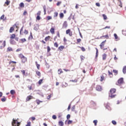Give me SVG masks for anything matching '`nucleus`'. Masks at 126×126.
I'll return each mask as SVG.
<instances>
[{
  "label": "nucleus",
  "mask_w": 126,
  "mask_h": 126,
  "mask_svg": "<svg viewBox=\"0 0 126 126\" xmlns=\"http://www.w3.org/2000/svg\"><path fill=\"white\" fill-rule=\"evenodd\" d=\"M54 46L56 48H58L59 47V44H58V42H55L54 44Z\"/></svg>",
  "instance_id": "42"
},
{
  "label": "nucleus",
  "mask_w": 126,
  "mask_h": 126,
  "mask_svg": "<svg viewBox=\"0 0 126 126\" xmlns=\"http://www.w3.org/2000/svg\"><path fill=\"white\" fill-rule=\"evenodd\" d=\"M106 42V40L104 41H102L100 44V49H103V47H104V46H105V43Z\"/></svg>",
  "instance_id": "14"
},
{
  "label": "nucleus",
  "mask_w": 126,
  "mask_h": 126,
  "mask_svg": "<svg viewBox=\"0 0 126 126\" xmlns=\"http://www.w3.org/2000/svg\"><path fill=\"white\" fill-rule=\"evenodd\" d=\"M54 14V17H58V15H59L58 12H55Z\"/></svg>",
  "instance_id": "37"
},
{
  "label": "nucleus",
  "mask_w": 126,
  "mask_h": 126,
  "mask_svg": "<svg viewBox=\"0 0 126 126\" xmlns=\"http://www.w3.org/2000/svg\"><path fill=\"white\" fill-rule=\"evenodd\" d=\"M105 106L106 109H108V110H111V107L110 106V103H105Z\"/></svg>",
  "instance_id": "16"
},
{
  "label": "nucleus",
  "mask_w": 126,
  "mask_h": 126,
  "mask_svg": "<svg viewBox=\"0 0 126 126\" xmlns=\"http://www.w3.org/2000/svg\"><path fill=\"white\" fill-rule=\"evenodd\" d=\"M114 36L115 38L116 39H118V35H117V33H114Z\"/></svg>",
  "instance_id": "54"
},
{
  "label": "nucleus",
  "mask_w": 126,
  "mask_h": 126,
  "mask_svg": "<svg viewBox=\"0 0 126 126\" xmlns=\"http://www.w3.org/2000/svg\"><path fill=\"white\" fill-rule=\"evenodd\" d=\"M13 50L12 49V48L9 47L7 49V52H12Z\"/></svg>",
  "instance_id": "25"
},
{
  "label": "nucleus",
  "mask_w": 126,
  "mask_h": 126,
  "mask_svg": "<svg viewBox=\"0 0 126 126\" xmlns=\"http://www.w3.org/2000/svg\"><path fill=\"white\" fill-rule=\"evenodd\" d=\"M66 122H67V125H70V124H72L73 121L72 120L66 121L65 122V125H66Z\"/></svg>",
  "instance_id": "20"
},
{
  "label": "nucleus",
  "mask_w": 126,
  "mask_h": 126,
  "mask_svg": "<svg viewBox=\"0 0 126 126\" xmlns=\"http://www.w3.org/2000/svg\"><path fill=\"white\" fill-rule=\"evenodd\" d=\"M21 72L24 76H27V75H28V73L26 72L25 70H22Z\"/></svg>",
  "instance_id": "11"
},
{
  "label": "nucleus",
  "mask_w": 126,
  "mask_h": 126,
  "mask_svg": "<svg viewBox=\"0 0 126 126\" xmlns=\"http://www.w3.org/2000/svg\"><path fill=\"white\" fill-rule=\"evenodd\" d=\"M116 89L112 88L110 89V93H109V97H111V98H115V96H116V95L114 94L116 93Z\"/></svg>",
  "instance_id": "2"
},
{
  "label": "nucleus",
  "mask_w": 126,
  "mask_h": 126,
  "mask_svg": "<svg viewBox=\"0 0 126 126\" xmlns=\"http://www.w3.org/2000/svg\"><path fill=\"white\" fill-rule=\"evenodd\" d=\"M52 97V94H50L48 96H47V100H49V99H51Z\"/></svg>",
  "instance_id": "50"
},
{
  "label": "nucleus",
  "mask_w": 126,
  "mask_h": 126,
  "mask_svg": "<svg viewBox=\"0 0 126 126\" xmlns=\"http://www.w3.org/2000/svg\"><path fill=\"white\" fill-rule=\"evenodd\" d=\"M12 126H20V122H18V121H17V120L13 119V121L12 122Z\"/></svg>",
  "instance_id": "3"
},
{
  "label": "nucleus",
  "mask_w": 126,
  "mask_h": 126,
  "mask_svg": "<svg viewBox=\"0 0 126 126\" xmlns=\"http://www.w3.org/2000/svg\"><path fill=\"white\" fill-rule=\"evenodd\" d=\"M18 27L16 24H15L12 27H11L9 29V33H12L13 31H14L15 28H18Z\"/></svg>",
  "instance_id": "4"
},
{
  "label": "nucleus",
  "mask_w": 126,
  "mask_h": 126,
  "mask_svg": "<svg viewBox=\"0 0 126 126\" xmlns=\"http://www.w3.org/2000/svg\"><path fill=\"white\" fill-rule=\"evenodd\" d=\"M21 43H24L25 42H26V39L25 38H22L20 39Z\"/></svg>",
  "instance_id": "36"
},
{
  "label": "nucleus",
  "mask_w": 126,
  "mask_h": 126,
  "mask_svg": "<svg viewBox=\"0 0 126 126\" xmlns=\"http://www.w3.org/2000/svg\"><path fill=\"white\" fill-rule=\"evenodd\" d=\"M94 124V126H97V123H98V121L97 120H94L93 121Z\"/></svg>",
  "instance_id": "46"
},
{
  "label": "nucleus",
  "mask_w": 126,
  "mask_h": 126,
  "mask_svg": "<svg viewBox=\"0 0 126 126\" xmlns=\"http://www.w3.org/2000/svg\"><path fill=\"white\" fill-rule=\"evenodd\" d=\"M10 43L11 45H15L16 44V42L14 39H10Z\"/></svg>",
  "instance_id": "17"
},
{
  "label": "nucleus",
  "mask_w": 126,
  "mask_h": 126,
  "mask_svg": "<svg viewBox=\"0 0 126 126\" xmlns=\"http://www.w3.org/2000/svg\"><path fill=\"white\" fill-rule=\"evenodd\" d=\"M40 19H41V17H40V16H37L36 20H40Z\"/></svg>",
  "instance_id": "61"
},
{
  "label": "nucleus",
  "mask_w": 126,
  "mask_h": 126,
  "mask_svg": "<svg viewBox=\"0 0 126 126\" xmlns=\"http://www.w3.org/2000/svg\"><path fill=\"white\" fill-rule=\"evenodd\" d=\"M109 75H113V72L110 71V70L108 71Z\"/></svg>",
  "instance_id": "56"
},
{
  "label": "nucleus",
  "mask_w": 126,
  "mask_h": 126,
  "mask_svg": "<svg viewBox=\"0 0 126 126\" xmlns=\"http://www.w3.org/2000/svg\"><path fill=\"white\" fill-rule=\"evenodd\" d=\"M43 8L44 9V12L46 13V5L43 6Z\"/></svg>",
  "instance_id": "63"
},
{
  "label": "nucleus",
  "mask_w": 126,
  "mask_h": 126,
  "mask_svg": "<svg viewBox=\"0 0 126 126\" xmlns=\"http://www.w3.org/2000/svg\"><path fill=\"white\" fill-rule=\"evenodd\" d=\"M43 79H40V80H39V81H38V84H39V85H41V84L43 83Z\"/></svg>",
  "instance_id": "40"
},
{
  "label": "nucleus",
  "mask_w": 126,
  "mask_h": 126,
  "mask_svg": "<svg viewBox=\"0 0 126 126\" xmlns=\"http://www.w3.org/2000/svg\"><path fill=\"white\" fill-rule=\"evenodd\" d=\"M47 53H50V51H51V47L50 46H47Z\"/></svg>",
  "instance_id": "45"
},
{
  "label": "nucleus",
  "mask_w": 126,
  "mask_h": 126,
  "mask_svg": "<svg viewBox=\"0 0 126 126\" xmlns=\"http://www.w3.org/2000/svg\"><path fill=\"white\" fill-rule=\"evenodd\" d=\"M24 33L25 35H27L28 34V31L25 30Z\"/></svg>",
  "instance_id": "53"
},
{
  "label": "nucleus",
  "mask_w": 126,
  "mask_h": 126,
  "mask_svg": "<svg viewBox=\"0 0 126 126\" xmlns=\"http://www.w3.org/2000/svg\"><path fill=\"white\" fill-rule=\"evenodd\" d=\"M19 6L20 7H21V8H23V7L25 6V5L24 4L23 2H21L19 4Z\"/></svg>",
  "instance_id": "23"
},
{
  "label": "nucleus",
  "mask_w": 126,
  "mask_h": 126,
  "mask_svg": "<svg viewBox=\"0 0 126 126\" xmlns=\"http://www.w3.org/2000/svg\"><path fill=\"white\" fill-rule=\"evenodd\" d=\"M10 39H15V40H16V41H18V40H19V38L16 37V35L14 33L11 34Z\"/></svg>",
  "instance_id": "6"
},
{
  "label": "nucleus",
  "mask_w": 126,
  "mask_h": 126,
  "mask_svg": "<svg viewBox=\"0 0 126 126\" xmlns=\"http://www.w3.org/2000/svg\"><path fill=\"white\" fill-rule=\"evenodd\" d=\"M122 33L125 35L126 36V30L122 31Z\"/></svg>",
  "instance_id": "44"
},
{
  "label": "nucleus",
  "mask_w": 126,
  "mask_h": 126,
  "mask_svg": "<svg viewBox=\"0 0 126 126\" xmlns=\"http://www.w3.org/2000/svg\"><path fill=\"white\" fill-rule=\"evenodd\" d=\"M66 119H67V120H69V119H70V114L67 115Z\"/></svg>",
  "instance_id": "51"
},
{
  "label": "nucleus",
  "mask_w": 126,
  "mask_h": 126,
  "mask_svg": "<svg viewBox=\"0 0 126 126\" xmlns=\"http://www.w3.org/2000/svg\"><path fill=\"white\" fill-rule=\"evenodd\" d=\"M123 82H124V78H121L118 81V83H119V84H122L123 83Z\"/></svg>",
  "instance_id": "15"
},
{
  "label": "nucleus",
  "mask_w": 126,
  "mask_h": 126,
  "mask_svg": "<svg viewBox=\"0 0 126 126\" xmlns=\"http://www.w3.org/2000/svg\"><path fill=\"white\" fill-rule=\"evenodd\" d=\"M1 101L2 102H5L6 101V98H5V96H3L2 98H1Z\"/></svg>",
  "instance_id": "30"
},
{
  "label": "nucleus",
  "mask_w": 126,
  "mask_h": 126,
  "mask_svg": "<svg viewBox=\"0 0 126 126\" xmlns=\"http://www.w3.org/2000/svg\"><path fill=\"white\" fill-rule=\"evenodd\" d=\"M6 41L5 40L2 41V40H0V49H2V48H4L5 47V44Z\"/></svg>",
  "instance_id": "5"
},
{
  "label": "nucleus",
  "mask_w": 126,
  "mask_h": 126,
  "mask_svg": "<svg viewBox=\"0 0 126 126\" xmlns=\"http://www.w3.org/2000/svg\"><path fill=\"white\" fill-rule=\"evenodd\" d=\"M31 99H33V96L29 95L27 97L26 101L28 102L29 101H30V100H31Z\"/></svg>",
  "instance_id": "10"
},
{
  "label": "nucleus",
  "mask_w": 126,
  "mask_h": 126,
  "mask_svg": "<svg viewBox=\"0 0 126 126\" xmlns=\"http://www.w3.org/2000/svg\"><path fill=\"white\" fill-rule=\"evenodd\" d=\"M36 103L37 104V105H40V103H42V101L39 100V99H37L36 100Z\"/></svg>",
  "instance_id": "39"
},
{
  "label": "nucleus",
  "mask_w": 126,
  "mask_h": 126,
  "mask_svg": "<svg viewBox=\"0 0 126 126\" xmlns=\"http://www.w3.org/2000/svg\"><path fill=\"white\" fill-rule=\"evenodd\" d=\"M95 50H96L95 58H96V59H97L98 58V49H97V48H95Z\"/></svg>",
  "instance_id": "34"
},
{
  "label": "nucleus",
  "mask_w": 126,
  "mask_h": 126,
  "mask_svg": "<svg viewBox=\"0 0 126 126\" xmlns=\"http://www.w3.org/2000/svg\"><path fill=\"white\" fill-rule=\"evenodd\" d=\"M95 89H96V90H97V91H101L102 87H101L100 86L97 85V86H96Z\"/></svg>",
  "instance_id": "13"
},
{
  "label": "nucleus",
  "mask_w": 126,
  "mask_h": 126,
  "mask_svg": "<svg viewBox=\"0 0 126 126\" xmlns=\"http://www.w3.org/2000/svg\"><path fill=\"white\" fill-rule=\"evenodd\" d=\"M112 123L114 126H116V125H117V122L115 120H113L112 121Z\"/></svg>",
  "instance_id": "49"
},
{
  "label": "nucleus",
  "mask_w": 126,
  "mask_h": 126,
  "mask_svg": "<svg viewBox=\"0 0 126 126\" xmlns=\"http://www.w3.org/2000/svg\"><path fill=\"white\" fill-rule=\"evenodd\" d=\"M58 124L59 126H63V121H59Z\"/></svg>",
  "instance_id": "28"
},
{
  "label": "nucleus",
  "mask_w": 126,
  "mask_h": 126,
  "mask_svg": "<svg viewBox=\"0 0 126 126\" xmlns=\"http://www.w3.org/2000/svg\"><path fill=\"white\" fill-rule=\"evenodd\" d=\"M36 14H37V16H40L41 15V11H38V12Z\"/></svg>",
  "instance_id": "52"
},
{
  "label": "nucleus",
  "mask_w": 126,
  "mask_h": 126,
  "mask_svg": "<svg viewBox=\"0 0 126 126\" xmlns=\"http://www.w3.org/2000/svg\"><path fill=\"white\" fill-rule=\"evenodd\" d=\"M50 39H51V36H48L45 37L44 40L46 42H48V41L50 40Z\"/></svg>",
  "instance_id": "21"
},
{
  "label": "nucleus",
  "mask_w": 126,
  "mask_h": 126,
  "mask_svg": "<svg viewBox=\"0 0 126 126\" xmlns=\"http://www.w3.org/2000/svg\"><path fill=\"white\" fill-rule=\"evenodd\" d=\"M106 58H107V54H103V55H102L103 61H105Z\"/></svg>",
  "instance_id": "22"
},
{
  "label": "nucleus",
  "mask_w": 126,
  "mask_h": 126,
  "mask_svg": "<svg viewBox=\"0 0 126 126\" xmlns=\"http://www.w3.org/2000/svg\"><path fill=\"white\" fill-rule=\"evenodd\" d=\"M16 63H17L16 62L11 61L9 62V64L10 66L14 67L16 65Z\"/></svg>",
  "instance_id": "8"
},
{
  "label": "nucleus",
  "mask_w": 126,
  "mask_h": 126,
  "mask_svg": "<svg viewBox=\"0 0 126 126\" xmlns=\"http://www.w3.org/2000/svg\"><path fill=\"white\" fill-rule=\"evenodd\" d=\"M31 39H33V35H32V32H30V36L29 37V40H30Z\"/></svg>",
  "instance_id": "32"
},
{
  "label": "nucleus",
  "mask_w": 126,
  "mask_h": 126,
  "mask_svg": "<svg viewBox=\"0 0 126 126\" xmlns=\"http://www.w3.org/2000/svg\"><path fill=\"white\" fill-rule=\"evenodd\" d=\"M75 110V105H73L72 108V111H74Z\"/></svg>",
  "instance_id": "64"
},
{
  "label": "nucleus",
  "mask_w": 126,
  "mask_h": 126,
  "mask_svg": "<svg viewBox=\"0 0 126 126\" xmlns=\"http://www.w3.org/2000/svg\"><path fill=\"white\" fill-rule=\"evenodd\" d=\"M102 16L103 17V19L104 20H107V15H106L105 14H102Z\"/></svg>",
  "instance_id": "38"
},
{
  "label": "nucleus",
  "mask_w": 126,
  "mask_h": 126,
  "mask_svg": "<svg viewBox=\"0 0 126 126\" xmlns=\"http://www.w3.org/2000/svg\"><path fill=\"white\" fill-rule=\"evenodd\" d=\"M50 31L51 34H55V29L54 28H51Z\"/></svg>",
  "instance_id": "19"
},
{
  "label": "nucleus",
  "mask_w": 126,
  "mask_h": 126,
  "mask_svg": "<svg viewBox=\"0 0 126 126\" xmlns=\"http://www.w3.org/2000/svg\"><path fill=\"white\" fill-rule=\"evenodd\" d=\"M52 119H53V120H56L57 119V116L56 115H53L52 116Z\"/></svg>",
  "instance_id": "60"
},
{
  "label": "nucleus",
  "mask_w": 126,
  "mask_h": 126,
  "mask_svg": "<svg viewBox=\"0 0 126 126\" xmlns=\"http://www.w3.org/2000/svg\"><path fill=\"white\" fill-rule=\"evenodd\" d=\"M10 2L9 1H8V0H6V1L5 2V4H6L7 5H8L9 4V3Z\"/></svg>",
  "instance_id": "57"
},
{
  "label": "nucleus",
  "mask_w": 126,
  "mask_h": 126,
  "mask_svg": "<svg viewBox=\"0 0 126 126\" xmlns=\"http://www.w3.org/2000/svg\"><path fill=\"white\" fill-rule=\"evenodd\" d=\"M118 5H119V6H120V7H123V3L122 2V1L118 2Z\"/></svg>",
  "instance_id": "29"
},
{
  "label": "nucleus",
  "mask_w": 126,
  "mask_h": 126,
  "mask_svg": "<svg viewBox=\"0 0 126 126\" xmlns=\"http://www.w3.org/2000/svg\"><path fill=\"white\" fill-rule=\"evenodd\" d=\"M58 49L60 51H63V49H64V46L61 45L59 47Z\"/></svg>",
  "instance_id": "24"
},
{
  "label": "nucleus",
  "mask_w": 126,
  "mask_h": 126,
  "mask_svg": "<svg viewBox=\"0 0 126 126\" xmlns=\"http://www.w3.org/2000/svg\"><path fill=\"white\" fill-rule=\"evenodd\" d=\"M104 38H105V39H109V35L106 34L105 35L103 36Z\"/></svg>",
  "instance_id": "47"
},
{
  "label": "nucleus",
  "mask_w": 126,
  "mask_h": 126,
  "mask_svg": "<svg viewBox=\"0 0 126 126\" xmlns=\"http://www.w3.org/2000/svg\"><path fill=\"white\" fill-rule=\"evenodd\" d=\"M59 16H60V18H61V19H63V18L64 17V15H63V13H61L59 14Z\"/></svg>",
  "instance_id": "26"
},
{
  "label": "nucleus",
  "mask_w": 126,
  "mask_h": 126,
  "mask_svg": "<svg viewBox=\"0 0 126 126\" xmlns=\"http://www.w3.org/2000/svg\"><path fill=\"white\" fill-rule=\"evenodd\" d=\"M22 50V48H18L16 50V52H20Z\"/></svg>",
  "instance_id": "62"
},
{
  "label": "nucleus",
  "mask_w": 126,
  "mask_h": 126,
  "mask_svg": "<svg viewBox=\"0 0 126 126\" xmlns=\"http://www.w3.org/2000/svg\"><path fill=\"white\" fill-rule=\"evenodd\" d=\"M76 9H78V8H79V4H76L75 6Z\"/></svg>",
  "instance_id": "58"
},
{
  "label": "nucleus",
  "mask_w": 126,
  "mask_h": 126,
  "mask_svg": "<svg viewBox=\"0 0 126 126\" xmlns=\"http://www.w3.org/2000/svg\"><path fill=\"white\" fill-rule=\"evenodd\" d=\"M36 74H37V75L38 76H39V77H41V72H40V71H36Z\"/></svg>",
  "instance_id": "31"
},
{
  "label": "nucleus",
  "mask_w": 126,
  "mask_h": 126,
  "mask_svg": "<svg viewBox=\"0 0 126 126\" xmlns=\"http://www.w3.org/2000/svg\"><path fill=\"white\" fill-rule=\"evenodd\" d=\"M10 94H11V95H14L16 92H15V91H14V90H12L10 91Z\"/></svg>",
  "instance_id": "27"
},
{
  "label": "nucleus",
  "mask_w": 126,
  "mask_h": 126,
  "mask_svg": "<svg viewBox=\"0 0 126 126\" xmlns=\"http://www.w3.org/2000/svg\"><path fill=\"white\" fill-rule=\"evenodd\" d=\"M4 19V15H2L0 17V19L1 20H2Z\"/></svg>",
  "instance_id": "59"
},
{
  "label": "nucleus",
  "mask_w": 126,
  "mask_h": 126,
  "mask_svg": "<svg viewBox=\"0 0 126 126\" xmlns=\"http://www.w3.org/2000/svg\"><path fill=\"white\" fill-rule=\"evenodd\" d=\"M78 81V78L75 79L74 80H70V82H73L74 83H77V82Z\"/></svg>",
  "instance_id": "18"
},
{
  "label": "nucleus",
  "mask_w": 126,
  "mask_h": 126,
  "mask_svg": "<svg viewBox=\"0 0 126 126\" xmlns=\"http://www.w3.org/2000/svg\"><path fill=\"white\" fill-rule=\"evenodd\" d=\"M63 28H67V22L64 21L63 24Z\"/></svg>",
  "instance_id": "12"
},
{
  "label": "nucleus",
  "mask_w": 126,
  "mask_h": 126,
  "mask_svg": "<svg viewBox=\"0 0 126 126\" xmlns=\"http://www.w3.org/2000/svg\"><path fill=\"white\" fill-rule=\"evenodd\" d=\"M63 70H62V69H59L58 70V74H62V73H63Z\"/></svg>",
  "instance_id": "41"
},
{
  "label": "nucleus",
  "mask_w": 126,
  "mask_h": 126,
  "mask_svg": "<svg viewBox=\"0 0 126 126\" xmlns=\"http://www.w3.org/2000/svg\"><path fill=\"white\" fill-rule=\"evenodd\" d=\"M66 34H69V35L71 37L72 36V32L70 31V29H68L66 31Z\"/></svg>",
  "instance_id": "9"
},
{
  "label": "nucleus",
  "mask_w": 126,
  "mask_h": 126,
  "mask_svg": "<svg viewBox=\"0 0 126 126\" xmlns=\"http://www.w3.org/2000/svg\"><path fill=\"white\" fill-rule=\"evenodd\" d=\"M19 58L21 59L22 63H25L27 62V58L21 53L19 55Z\"/></svg>",
  "instance_id": "1"
},
{
  "label": "nucleus",
  "mask_w": 126,
  "mask_h": 126,
  "mask_svg": "<svg viewBox=\"0 0 126 126\" xmlns=\"http://www.w3.org/2000/svg\"><path fill=\"white\" fill-rule=\"evenodd\" d=\"M123 71L124 74L126 73V66H124Z\"/></svg>",
  "instance_id": "35"
},
{
  "label": "nucleus",
  "mask_w": 126,
  "mask_h": 126,
  "mask_svg": "<svg viewBox=\"0 0 126 126\" xmlns=\"http://www.w3.org/2000/svg\"><path fill=\"white\" fill-rule=\"evenodd\" d=\"M46 18L47 20H51V19H52V17L51 16H48Z\"/></svg>",
  "instance_id": "48"
},
{
  "label": "nucleus",
  "mask_w": 126,
  "mask_h": 126,
  "mask_svg": "<svg viewBox=\"0 0 126 126\" xmlns=\"http://www.w3.org/2000/svg\"><path fill=\"white\" fill-rule=\"evenodd\" d=\"M113 71L114 73H115V75H117V74H118V70L114 69Z\"/></svg>",
  "instance_id": "43"
},
{
  "label": "nucleus",
  "mask_w": 126,
  "mask_h": 126,
  "mask_svg": "<svg viewBox=\"0 0 126 126\" xmlns=\"http://www.w3.org/2000/svg\"><path fill=\"white\" fill-rule=\"evenodd\" d=\"M26 126H31V122H28Z\"/></svg>",
  "instance_id": "55"
},
{
  "label": "nucleus",
  "mask_w": 126,
  "mask_h": 126,
  "mask_svg": "<svg viewBox=\"0 0 126 126\" xmlns=\"http://www.w3.org/2000/svg\"><path fill=\"white\" fill-rule=\"evenodd\" d=\"M35 64L36 65L37 69H40V64H38V63L37 62H35Z\"/></svg>",
  "instance_id": "33"
},
{
  "label": "nucleus",
  "mask_w": 126,
  "mask_h": 126,
  "mask_svg": "<svg viewBox=\"0 0 126 126\" xmlns=\"http://www.w3.org/2000/svg\"><path fill=\"white\" fill-rule=\"evenodd\" d=\"M106 77H107V74L103 73L102 75L100 76V81L102 82L106 79Z\"/></svg>",
  "instance_id": "7"
}]
</instances>
